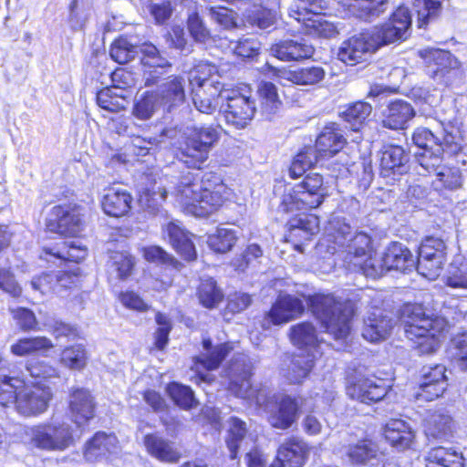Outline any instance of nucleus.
Wrapping results in <instances>:
<instances>
[{"label": "nucleus", "instance_id": "nucleus-50", "mask_svg": "<svg viewBox=\"0 0 467 467\" xmlns=\"http://www.w3.org/2000/svg\"><path fill=\"white\" fill-rule=\"evenodd\" d=\"M133 257L125 252H115L109 263V273L110 278L126 279L128 278L134 266Z\"/></svg>", "mask_w": 467, "mask_h": 467}, {"label": "nucleus", "instance_id": "nucleus-12", "mask_svg": "<svg viewBox=\"0 0 467 467\" xmlns=\"http://www.w3.org/2000/svg\"><path fill=\"white\" fill-rule=\"evenodd\" d=\"M446 246L442 240L434 237L426 238L419 248L416 269L424 277L435 279L441 274L446 261Z\"/></svg>", "mask_w": 467, "mask_h": 467}, {"label": "nucleus", "instance_id": "nucleus-1", "mask_svg": "<svg viewBox=\"0 0 467 467\" xmlns=\"http://www.w3.org/2000/svg\"><path fill=\"white\" fill-rule=\"evenodd\" d=\"M168 192L185 213L196 217H205L217 211L232 193L231 189L215 173H205L199 181L193 173L187 172L169 189H146L141 201L145 198L146 205L154 208L166 199Z\"/></svg>", "mask_w": 467, "mask_h": 467}, {"label": "nucleus", "instance_id": "nucleus-11", "mask_svg": "<svg viewBox=\"0 0 467 467\" xmlns=\"http://www.w3.org/2000/svg\"><path fill=\"white\" fill-rule=\"evenodd\" d=\"M411 25V16L405 6H400L389 19L369 32L378 48L384 45L403 41L407 38Z\"/></svg>", "mask_w": 467, "mask_h": 467}, {"label": "nucleus", "instance_id": "nucleus-48", "mask_svg": "<svg viewBox=\"0 0 467 467\" xmlns=\"http://www.w3.org/2000/svg\"><path fill=\"white\" fill-rule=\"evenodd\" d=\"M25 379L0 370V404L7 406L16 403L18 392L25 386Z\"/></svg>", "mask_w": 467, "mask_h": 467}, {"label": "nucleus", "instance_id": "nucleus-16", "mask_svg": "<svg viewBox=\"0 0 467 467\" xmlns=\"http://www.w3.org/2000/svg\"><path fill=\"white\" fill-rule=\"evenodd\" d=\"M202 348L204 352L194 358L192 369L202 381L210 382L213 379L208 371L217 369L220 367L223 360L232 350V347L229 343L213 346L211 339L204 338Z\"/></svg>", "mask_w": 467, "mask_h": 467}, {"label": "nucleus", "instance_id": "nucleus-46", "mask_svg": "<svg viewBox=\"0 0 467 467\" xmlns=\"http://www.w3.org/2000/svg\"><path fill=\"white\" fill-rule=\"evenodd\" d=\"M388 0H353L348 5L349 12L363 20H372L388 8Z\"/></svg>", "mask_w": 467, "mask_h": 467}, {"label": "nucleus", "instance_id": "nucleus-9", "mask_svg": "<svg viewBox=\"0 0 467 467\" xmlns=\"http://www.w3.org/2000/svg\"><path fill=\"white\" fill-rule=\"evenodd\" d=\"M327 195L323 176L309 172L302 182L285 192L280 207L284 212L315 209L323 203Z\"/></svg>", "mask_w": 467, "mask_h": 467}, {"label": "nucleus", "instance_id": "nucleus-23", "mask_svg": "<svg viewBox=\"0 0 467 467\" xmlns=\"http://www.w3.org/2000/svg\"><path fill=\"white\" fill-rule=\"evenodd\" d=\"M189 83L192 88L209 90L212 97H218L225 89L219 81L217 67L206 62H201L189 72Z\"/></svg>", "mask_w": 467, "mask_h": 467}, {"label": "nucleus", "instance_id": "nucleus-58", "mask_svg": "<svg viewBox=\"0 0 467 467\" xmlns=\"http://www.w3.org/2000/svg\"><path fill=\"white\" fill-rule=\"evenodd\" d=\"M236 234L234 230L218 228L216 232L208 237V244L216 253L230 251L236 242Z\"/></svg>", "mask_w": 467, "mask_h": 467}, {"label": "nucleus", "instance_id": "nucleus-33", "mask_svg": "<svg viewBox=\"0 0 467 467\" xmlns=\"http://www.w3.org/2000/svg\"><path fill=\"white\" fill-rule=\"evenodd\" d=\"M414 115V109L410 103L395 100L390 102L383 111L382 124L388 129L403 130Z\"/></svg>", "mask_w": 467, "mask_h": 467}, {"label": "nucleus", "instance_id": "nucleus-19", "mask_svg": "<svg viewBox=\"0 0 467 467\" xmlns=\"http://www.w3.org/2000/svg\"><path fill=\"white\" fill-rule=\"evenodd\" d=\"M95 409V398L88 389L73 387L69 389L68 410L75 424L80 427L88 423L94 418Z\"/></svg>", "mask_w": 467, "mask_h": 467}, {"label": "nucleus", "instance_id": "nucleus-39", "mask_svg": "<svg viewBox=\"0 0 467 467\" xmlns=\"http://www.w3.org/2000/svg\"><path fill=\"white\" fill-rule=\"evenodd\" d=\"M327 7L325 0H294L289 6V16L304 23L307 18H321Z\"/></svg>", "mask_w": 467, "mask_h": 467}, {"label": "nucleus", "instance_id": "nucleus-35", "mask_svg": "<svg viewBox=\"0 0 467 467\" xmlns=\"http://www.w3.org/2000/svg\"><path fill=\"white\" fill-rule=\"evenodd\" d=\"M161 106L172 107L182 104L185 99L183 79L180 77H170L154 91Z\"/></svg>", "mask_w": 467, "mask_h": 467}, {"label": "nucleus", "instance_id": "nucleus-64", "mask_svg": "<svg viewBox=\"0 0 467 467\" xmlns=\"http://www.w3.org/2000/svg\"><path fill=\"white\" fill-rule=\"evenodd\" d=\"M207 10L210 18L223 28L230 30L238 27V17L233 10L223 6H211Z\"/></svg>", "mask_w": 467, "mask_h": 467}, {"label": "nucleus", "instance_id": "nucleus-59", "mask_svg": "<svg viewBox=\"0 0 467 467\" xmlns=\"http://www.w3.org/2000/svg\"><path fill=\"white\" fill-rule=\"evenodd\" d=\"M201 304L207 307H215L223 299V293L217 288L215 281L212 278L202 279L198 290Z\"/></svg>", "mask_w": 467, "mask_h": 467}, {"label": "nucleus", "instance_id": "nucleus-36", "mask_svg": "<svg viewBox=\"0 0 467 467\" xmlns=\"http://www.w3.org/2000/svg\"><path fill=\"white\" fill-rule=\"evenodd\" d=\"M287 238L293 242L309 240L319 231V219L314 214L302 213L289 220Z\"/></svg>", "mask_w": 467, "mask_h": 467}, {"label": "nucleus", "instance_id": "nucleus-2", "mask_svg": "<svg viewBox=\"0 0 467 467\" xmlns=\"http://www.w3.org/2000/svg\"><path fill=\"white\" fill-rule=\"evenodd\" d=\"M400 318L407 337L420 354H431L439 348L447 321L426 312L422 305L405 304L400 310Z\"/></svg>", "mask_w": 467, "mask_h": 467}, {"label": "nucleus", "instance_id": "nucleus-34", "mask_svg": "<svg viewBox=\"0 0 467 467\" xmlns=\"http://www.w3.org/2000/svg\"><path fill=\"white\" fill-rule=\"evenodd\" d=\"M298 410L297 399L283 396L278 402L277 410L270 413L269 422L274 428L286 430L296 420Z\"/></svg>", "mask_w": 467, "mask_h": 467}, {"label": "nucleus", "instance_id": "nucleus-57", "mask_svg": "<svg viewBox=\"0 0 467 467\" xmlns=\"http://www.w3.org/2000/svg\"><path fill=\"white\" fill-rule=\"evenodd\" d=\"M372 107L370 104L363 101H358L349 105L342 116L344 119L350 124L353 130H358L362 123L370 115Z\"/></svg>", "mask_w": 467, "mask_h": 467}, {"label": "nucleus", "instance_id": "nucleus-52", "mask_svg": "<svg viewBox=\"0 0 467 467\" xmlns=\"http://www.w3.org/2000/svg\"><path fill=\"white\" fill-rule=\"evenodd\" d=\"M443 151V147H436V150L417 151L415 154L419 166L422 170H418V173L424 175L423 171H426L429 174L435 175L443 167L441 165Z\"/></svg>", "mask_w": 467, "mask_h": 467}, {"label": "nucleus", "instance_id": "nucleus-37", "mask_svg": "<svg viewBox=\"0 0 467 467\" xmlns=\"http://www.w3.org/2000/svg\"><path fill=\"white\" fill-rule=\"evenodd\" d=\"M143 442L147 451L160 461L173 462L180 458V453L173 443L158 433L145 435Z\"/></svg>", "mask_w": 467, "mask_h": 467}, {"label": "nucleus", "instance_id": "nucleus-49", "mask_svg": "<svg viewBox=\"0 0 467 467\" xmlns=\"http://www.w3.org/2000/svg\"><path fill=\"white\" fill-rule=\"evenodd\" d=\"M326 72L320 66H306L287 73V80L296 85H315L324 79Z\"/></svg>", "mask_w": 467, "mask_h": 467}, {"label": "nucleus", "instance_id": "nucleus-18", "mask_svg": "<svg viewBox=\"0 0 467 467\" xmlns=\"http://www.w3.org/2000/svg\"><path fill=\"white\" fill-rule=\"evenodd\" d=\"M378 49L369 32L353 36L342 42L337 51L340 61L348 66L365 62Z\"/></svg>", "mask_w": 467, "mask_h": 467}, {"label": "nucleus", "instance_id": "nucleus-63", "mask_svg": "<svg viewBox=\"0 0 467 467\" xmlns=\"http://www.w3.org/2000/svg\"><path fill=\"white\" fill-rule=\"evenodd\" d=\"M192 96L194 107L202 113L212 114L221 105V99L212 97L210 91L203 88H192Z\"/></svg>", "mask_w": 467, "mask_h": 467}, {"label": "nucleus", "instance_id": "nucleus-32", "mask_svg": "<svg viewBox=\"0 0 467 467\" xmlns=\"http://www.w3.org/2000/svg\"><path fill=\"white\" fill-rule=\"evenodd\" d=\"M346 140L335 123L326 126L316 140L314 149L320 158H329L339 152Z\"/></svg>", "mask_w": 467, "mask_h": 467}, {"label": "nucleus", "instance_id": "nucleus-60", "mask_svg": "<svg viewBox=\"0 0 467 467\" xmlns=\"http://www.w3.org/2000/svg\"><path fill=\"white\" fill-rule=\"evenodd\" d=\"M444 125V136L442 147L446 148L449 151L452 153H457L462 148L463 144V135L461 129V123L454 119L453 121H449Z\"/></svg>", "mask_w": 467, "mask_h": 467}, {"label": "nucleus", "instance_id": "nucleus-55", "mask_svg": "<svg viewBox=\"0 0 467 467\" xmlns=\"http://www.w3.org/2000/svg\"><path fill=\"white\" fill-rule=\"evenodd\" d=\"M436 179L432 181V186L437 191L443 189L456 190L462 187V177L458 168L443 166L436 174Z\"/></svg>", "mask_w": 467, "mask_h": 467}, {"label": "nucleus", "instance_id": "nucleus-22", "mask_svg": "<svg viewBox=\"0 0 467 467\" xmlns=\"http://www.w3.org/2000/svg\"><path fill=\"white\" fill-rule=\"evenodd\" d=\"M130 75L122 69L116 70L112 73V81L116 83L111 88H106L101 89L97 94L98 105L108 111L118 112L125 109V85H129L128 81L123 82V86L120 85L122 78H128Z\"/></svg>", "mask_w": 467, "mask_h": 467}, {"label": "nucleus", "instance_id": "nucleus-51", "mask_svg": "<svg viewBox=\"0 0 467 467\" xmlns=\"http://www.w3.org/2000/svg\"><path fill=\"white\" fill-rule=\"evenodd\" d=\"M88 353L81 344L69 346L63 349L60 363L72 370H82L88 363Z\"/></svg>", "mask_w": 467, "mask_h": 467}, {"label": "nucleus", "instance_id": "nucleus-43", "mask_svg": "<svg viewBox=\"0 0 467 467\" xmlns=\"http://www.w3.org/2000/svg\"><path fill=\"white\" fill-rule=\"evenodd\" d=\"M453 429L451 417L443 411H435L429 416L425 424V434L428 438L446 439Z\"/></svg>", "mask_w": 467, "mask_h": 467}, {"label": "nucleus", "instance_id": "nucleus-10", "mask_svg": "<svg viewBox=\"0 0 467 467\" xmlns=\"http://www.w3.org/2000/svg\"><path fill=\"white\" fill-rule=\"evenodd\" d=\"M217 98L221 99L220 113L228 125L244 129L253 119L256 111L255 102L239 89L225 88Z\"/></svg>", "mask_w": 467, "mask_h": 467}, {"label": "nucleus", "instance_id": "nucleus-13", "mask_svg": "<svg viewBox=\"0 0 467 467\" xmlns=\"http://www.w3.org/2000/svg\"><path fill=\"white\" fill-rule=\"evenodd\" d=\"M52 397L51 389L41 382L25 383L16 397V407L24 416H37L47 410Z\"/></svg>", "mask_w": 467, "mask_h": 467}, {"label": "nucleus", "instance_id": "nucleus-29", "mask_svg": "<svg viewBox=\"0 0 467 467\" xmlns=\"http://www.w3.org/2000/svg\"><path fill=\"white\" fill-rule=\"evenodd\" d=\"M409 156L400 146L389 145L384 147L380 156V174L385 178L395 180L396 175L407 171Z\"/></svg>", "mask_w": 467, "mask_h": 467}, {"label": "nucleus", "instance_id": "nucleus-47", "mask_svg": "<svg viewBox=\"0 0 467 467\" xmlns=\"http://www.w3.org/2000/svg\"><path fill=\"white\" fill-rule=\"evenodd\" d=\"M262 113L268 119L280 110L282 102L279 99L276 87L271 82H262L258 88Z\"/></svg>", "mask_w": 467, "mask_h": 467}, {"label": "nucleus", "instance_id": "nucleus-44", "mask_svg": "<svg viewBox=\"0 0 467 467\" xmlns=\"http://www.w3.org/2000/svg\"><path fill=\"white\" fill-rule=\"evenodd\" d=\"M315 359L303 354L294 356L287 367L283 368V376L292 384L303 382L312 369Z\"/></svg>", "mask_w": 467, "mask_h": 467}, {"label": "nucleus", "instance_id": "nucleus-20", "mask_svg": "<svg viewBox=\"0 0 467 467\" xmlns=\"http://www.w3.org/2000/svg\"><path fill=\"white\" fill-rule=\"evenodd\" d=\"M445 372L443 365L424 366L421 369L418 399L430 401L441 396L448 386Z\"/></svg>", "mask_w": 467, "mask_h": 467}, {"label": "nucleus", "instance_id": "nucleus-38", "mask_svg": "<svg viewBox=\"0 0 467 467\" xmlns=\"http://www.w3.org/2000/svg\"><path fill=\"white\" fill-rule=\"evenodd\" d=\"M166 233L173 248L185 260L192 261L196 258V250L190 233L173 222L167 225Z\"/></svg>", "mask_w": 467, "mask_h": 467}, {"label": "nucleus", "instance_id": "nucleus-5", "mask_svg": "<svg viewBox=\"0 0 467 467\" xmlns=\"http://www.w3.org/2000/svg\"><path fill=\"white\" fill-rule=\"evenodd\" d=\"M26 443L44 451H64L76 442L74 430L66 420L52 417L25 430Z\"/></svg>", "mask_w": 467, "mask_h": 467}, {"label": "nucleus", "instance_id": "nucleus-61", "mask_svg": "<svg viewBox=\"0 0 467 467\" xmlns=\"http://www.w3.org/2000/svg\"><path fill=\"white\" fill-rule=\"evenodd\" d=\"M245 434V423L235 417L231 418L226 444L230 451V457L232 459H235L237 457L240 443L243 441Z\"/></svg>", "mask_w": 467, "mask_h": 467}, {"label": "nucleus", "instance_id": "nucleus-41", "mask_svg": "<svg viewBox=\"0 0 467 467\" xmlns=\"http://www.w3.org/2000/svg\"><path fill=\"white\" fill-rule=\"evenodd\" d=\"M347 457L351 464H366L372 461H380L382 453L374 441L364 440L350 445L347 451Z\"/></svg>", "mask_w": 467, "mask_h": 467}, {"label": "nucleus", "instance_id": "nucleus-25", "mask_svg": "<svg viewBox=\"0 0 467 467\" xmlns=\"http://www.w3.org/2000/svg\"><path fill=\"white\" fill-rule=\"evenodd\" d=\"M271 53L285 62L300 61L309 58L314 54V47L304 38L283 39L272 45Z\"/></svg>", "mask_w": 467, "mask_h": 467}, {"label": "nucleus", "instance_id": "nucleus-21", "mask_svg": "<svg viewBox=\"0 0 467 467\" xmlns=\"http://www.w3.org/2000/svg\"><path fill=\"white\" fill-rule=\"evenodd\" d=\"M388 392V387L381 379L360 378L347 387V394L363 403L381 400Z\"/></svg>", "mask_w": 467, "mask_h": 467}, {"label": "nucleus", "instance_id": "nucleus-4", "mask_svg": "<svg viewBox=\"0 0 467 467\" xmlns=\"http://www.w3.org/2000/svg\"><path fill=\"white\" fill-rule=\"evenodd\" d=\"M219 125L188 126L176 149L177 159L187 167L201 169L220 139Z\"/></svg>", "mask_w": 467, "mask_h": 467}, {"label": "nucleus", "instance_id": "nucleus-42", "mask_svg": "<svg viewBox=\"0 0 467 467\" xmlns=\"http://www.w3.org/2000/svg\"><path fill=\"white\" fill-rule=\"evenodd\" d=\"M44 251L56 258L76 263L87 256V248L79 240L64 241L54 247H45Z\"/></svg>", "mask_w": 467, "mask_h": 467}, {"label": "nucleus", "instance_id": "nucleus-27", "mask_svg": "<svg viewBox=\"0 0 467 467\" xmlns=\"http://www.w3.org/2000/svg\"><path fill=\"white\" fill-rule=\"evenodd\" d=\"M393 327V318L376 308L365 319L362 336L368 341L379 342L389 336Z\"/></svg>", "mask_w": 467, "mask_h": 467}, {"label": "nucleus", "instance_id": "nucleus-7", "mask_svg": "<svg viewBox=\"0 0 467 467\" xmlns=\"http://www.w3.org/2000/svg\"><path fill=\"white\" fill-rule=\"evenodd\" d=\"M313 315L320 321L322 327L335 339L346 338L349 334V322L352 311L331 295L317 294L308 300Z\"/></svg>", "mask_w": 467, "mask_h": 467}, {"label": "nucleus", "instance_id": "nucleus-17", "mask_svg": "<svg viewBox=\"0 0 467 467\" xmlns=\"http://www.w3.org/2000/svg\"><path fill=\"white\" fill-rule=\"evenodd\" d=\"M141 64L143 66V80L146 87H159L168 74L171 64L161 56L159 49L151 43L140 46Z\"/></svg>", "mask_w": 467, "mask_h": 467}, {"label": "nucleus", "instance_id": "nucleus-8", "mask_svg": "<svg viewBox=\"0 0 467 467\" xmlns=\"http://www.w3.org/2000/svg\"><path fill=\"white\" fill-rule=\"evenodd\" d=\"M357 271H360L367 277L373 279L382 276L386 272L394 269L400 272L410 271L416 265L411 252L400 243H391L382 256L373 254L372 245L370 251Z\"/></svg>", "mask_w": 467, "mask_h": 467}, {"label": "nucleus", "instance_id": "nucleus-26", "mask_svg": "<svg viewBox=\"0 0 467 467\" xmlns=\"http://www.w3.org/2000/svg\"><path fill=\"white\" fill-rule=\"evenodd\" d=\"M119 450V440L114 434L97 432L92 439L86 443L84 458L88 462H94L106 459L110 455L117 454Z\"/></svg>", "mask_w": 467, "mask_h": 467}, {"label": "nucleus", "instance_id": "nucleus-53", "mask_svg": "<svg viewBox=\"0 0 467 467\" xmlns=\"http://www.w3.org/2000/svg\"><path fill=\"white\" fill-rule=\"evenodd\" d=\"M321 159L314 147H306L296 155L289 169L291 178L302 176L306 170L310 169Z\"/></svg>", "mask_w": 467, "mask_h": 467}, {"label": "nucleus", "instance_id": "nucleus-45", "mask_svg": "<svg viewBox=\"0 0 467 467\" xmlns=\"http://www.w3.org/2000/svg\"><path fill=\"white\" fill-rule=\"evenodd\" d=\"M53 348L51 340L46 337H25L17 340L10 348L15 356L24 357L43 354Z\"/></svg>", "mask_w": 467, "mask_h": 467}, {"label": "nucleus", "instance_id": "nucleus-28", "mask_svg": "<svg viewBox=\"0 0 467 467\" xmlns=\"http://www.w3.org/2000/svg\"><path fill=\"white\" fill-rule=\"evenodd\" d=\"M290 340L297 348L306 351V356L317 358V355L321 354V341L317 337L314 326L309 322L293 326L290 328Z\"/></svg>", "mask_w": 467, "mask_h": 467}, {"label": "nucleus", "instance_id": "nucleus-56", "mask_svg": "<svg viewBox=\"0 0 467 467\" xmlns=\"http://www.w3.org/2000/svg\"><path fill=\"white\" fill-rule=\"evenodd\" d=\"M161 106L154 91H146L135 101L132 114L137 119L147 120L153 116Z\"/></svg>", "mask_w": 467, "mask_h": 467}, {"label": "nucleus", "instance_id": "nucleus-62", "mask_svg": "<svg viewBox=\"0 0 467 467\" xmlns=\"http://www.w3.org/2000/svg\"><path fill=\"white\" fill-rule=\"evenodd\" d=\"M167 391L172 400L183 409H191L197 404L192 390L187 386L172 382L168 386Z\"/></svg>", "mask_w": 467, "mask_h": 467}, {"label": "nucleus", "instance_id": "nucleus-14", "mask_svg": "<svg viewBox=\"0 0 467 467\" xmlns=\"http://www.w3.org/2000/svg\"><path fill=\"white\" fill-rule=\"evenodd\" d=\"M305 311L303 301L292 295H279L268 312L260 320L264 330L299 317Z\"/></svg>", "mask_w": 467, "mask_h": 467}, {"label": "nucleus", "instance_id": "nucleus-31", "mask_svg": "<svg viewBox=\"0 0 467 467\" xmlns=\"http://www.w3.org/2000/svg\"><path fill=\"white\" fill-rule=\"evenodd\" d=\"M420 57L429 66L433 65L436 69L432 71V78H443L449 69H457L461 67L460 61L449 51L427 47L419 51Z\"/></svg>", "mask_w": 467, "mask_h": 467}, {"label": "nucleus", "instance_id": "nucleus-24", "mask_svg": "<svg viewBox=\"0 0 467 467\" xmlns=\"http://www.w3.org/2000/svg\"><path fill=\"white\" fill-rule=\"evenodd\" d=\"M133 197L121 186L113 185L104 190L101 199L103 212L112 217L127 215L132 208Z\"/></svg>", "mask_w": 467, "mask_h": 467}, {"label": "nucleus", "instance_id": "nucleus-6", "mask_svg": "<svg viewBox=\"0 0 467 467\" xmlns=\"http://www.w3.org/2000/svg\"><path fill=\"white\" fill-rule=\"evenodd\" d=\"M252 365L245 355H239L231 361L227 376L229 389L236 397L246 400L250 405L264 411H270L274 396L266 387H254L250 382Z\"/></svg>", "mask_w": 467, "mask_h": 467}, {"label": "nucleus", "instance_id": "nucleus-3", "mask_svg": "<svg viewBox=\"0 0 467 467\" xmlns=\"http://www.w3.org/2000/svg\"><path fill=\"white\" fill-rule=\"evenodd\" d=\"M371 238L368 234L359 232L353 233L351 225L341 215H332L326 228V236L319 246L327 245L330 254L339 251L345 253L344 261L347 266L357 271L363 257L370 251Z\"/></svg>", "mask_w": 467, "mask_h": 467}, {"label": "nucleus", "instance_id": "nucleus-15", "mask_svg": "<svg viewBox=\"0 0 467 467\" xmlns=\"http://www.w3.org/2000/svg\"><path fill=\"white\" fill-rule=\"evenodd\" d=\"M82 217L81 210L77 206H54L47 218V228L60 235L76 236L83 230Z\"/></svg>", "mask_w": 467, "mask_h": 467}, {"label": "nucleus", "instance_id": "nucleus-54", "mask_svg": "<svg viewBox=\"0 0 467 467\" xmlns=\"http://www.w3.org/2000/svg\"><path fill=\"white\" fill-rule=\"evenodd\" d=\"M140 52V46L134 45L127 37L116 39L109 49L110 57L119 64H126Z\"/></svg>", "mask_w": 467, "mask_h": 467}, {"label": "nucleus", "instance_id": "nucleus-40", "mask_svg": "<svg viewBox=\"0 0 467 467\" xmlns=\"http://www.w3.org/2000/svg\"><path fill=\"white\" fill-rule=\"evenodd\" d=\"M277 452L290 467H302L309 454V448L304 441L291 439L284 442Z\"/></svg>", "mask_w": 467, "mask_h": 467}, {"label": "nucleus", "instance_id": "nucleus-30", "mask_svg": "<svg viewBox=\"0 0 467 467\" xmlns=\"http://www.w3.org/2000/svg\"><path fill=\"white\" fill-rule=\"evenodd\" d=\"M384 435L388 442L399 451L410 449L415 441V433L403 420L392 419L385 426Z\"/></svg>", "mask_w": 467, "mask_h": 467}]
</instances>
